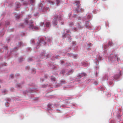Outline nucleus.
<instances>
[{"instance_id":"28","label":"nucleus","mask_w":123,"mask_h":123,"mask_svg":"<svg viewBox=\"0 0 123 123\" xmlns=\"http://www.w3.org/2000/svg\"><path fill=\"white\" fill-rule=\"evenodd\" d=\"M113 82L112 81H109V84L110 85H111L112 84Z\"/></svg>"},{"instance_id":"25","label":"nucleus","mask_w":123,"mask_h":123,"mask_svg":"<svg viewBox=\"0 0 123 123\" xmlns=\"http://www.w3.org/2000/svg\"><path fill=\"white\" fill-rule=\"evenodd\" d=\"M5 105L6 107H8L9 105V104L8 103L6 102L5 103Z\"/></svg>"},{"instance_id":"41","label":"nucleus","mask_w":123,"mask_h":123,"mask_svg":"<svg viewBox=\"0 0 123 123\" xmlns=\"http://www.w3.org/2000/svg\"><path fill=\"white\" fill-rule=\"evenodd\" d=\"M61 23L62 24H63V22H62Z\"/></svg>"},{"instance_id":"17","label":"nucleus","mask_w":123,"mask_h":123,"mask_svg":"<svg viewBox=\"0 0 123 123\" xmlns=\"http://www.w3.org/2000/svg\"><path fill=\"white\" fill-rule=\"evenodd\" d=\"M56 4L58 6L59 5L60 3V1L59 0H56Z\"/></svg>"},{"instance_id":"34","label":"nucleus","mask_w":123,"mask_h":123,"mask_svg":"<svg viewBox=\"0 0 123 123\" xmlns=\"http://www.w3.org/2000/svg\"><path fill=\"white\" fill-rule=\"evenodd\" d=\"M70 32V30H68L67 31V33H69Z\"/></svg>"},{"instance_id":"5","label":"nucleus","mask_w":123,"mask_h":123,"mask_svg":"<svg viewBox=\"0 0 123 123\" xmlns=\"http://www.w3.org/2000/svg\"><path fill=\"white\" fill-rule=\"evenodd\" d=\"M54 16L55 18L56 19L57 18L58 19L60 20L62 19V16L61 15L58 16L56 14H55Z\"/></svg>"},{"instance_id":"39","label":"nucleus","mask_w":123,"mask_h":123,"mask_svg":"<svg viewBox=\"0 0 123 123\" xmlns=\"http://www.w3.org/2000/svg\"><path fill=\"white\" fill-rule=\"evenodd\" d=\"M63 62H63V61H61V63H63Z\"/></svg>"},{"instance_id":"36","label":"nucleus","mask_w":123,"mask_h":123,"mask_svg":"<svg viewBox=\"0 0 123 123\" xmlns=\"http://www.w3.org/2000/svg\"><path fill=\"white\" fill-rule=\"evenodd\" d=\"M31 41L32 42V43H34L35 42L33 40H31Z\"/></svg>"},{"instance_id":"21","label":"nucleus","mask_w":123,"mask_h":123,"mask_svg":"<svg viewBox=\"0 0 123 123\" xmlns=\"http://www.w3.org/2000/svg\"><path fill=\"white\" fill-rule=\"evenodd\" d=\"M30 3L32 4L34 3L35 1V0H30Z\"/></svg>"},{"instance_id":"23","label":"nucleus","mask_w":123,"mask_h":123,"mask_svg":"<svg viewBox=\"0 0 123 123\" xmlns=\"http://www.w3.org/2000/svg\"><path fill=\"white\" fill-rule=\"evenodd\" d=\"M23 4L24 5H27L28 4V3L26 1H24L23 2Z\"/></svg>"},{"instance_id":"44","label":"nucleus","mask_w":123,"mask_h":123,"mask_svg":"<svg viewBox=\"0 0 123 123\" xmlns=\"http://www.w3.org/2000/svg\"><path fill=\"white\" fill-rule=\"evenodd\" d=\"M6 47V48H7V47Z\"/></svg>"},{"instance_id":"29","label":"nucleus","mask_w":123,"mask_h":123,"mask_svg":"<svg viewBox=\"0 0 123 123\" xmlns=\"http://www.w3.org/2000/svg\"><path fill=\"white\" fill-rule=\"evenodd\" d=\"M94 84L95 85H97L98 84V82L96 81H95L94 82Z\"/></svg>"},{"instance_id":"31","label":"nucleus","mask_w":123,"mask_h":123,"mask_svg":"<svg viewBox=\"0 0 123 123\" xmlns=\"http://www.w3.org/2000/svg\"><path fill=\"white\" fill-rule=\"evenodd\" d=\"M32 60V59L31 58L29 59V60L28 61H31Z\"/></svg>"},{"instance_id":"15","label":"nucleus","mask_w":123,"mask_h":123,"mask_svg":"<svg viewBox=\"0 0 123 123\" xmlns=\"http://www.w3.org/2000/svg\"><path fill=\"white\" fill-rule=\"evenodd\" d=\"M119 77V75H116V76H115L114 77V78L115 79H117Z\"/></svg>"},{"instance_id":"6","label":"nucleus","mask_w":123,"mask_h":123,"mask_svg":"<svg viewBox=\"0 0 123 123\" xmlns=\"http://www.w3.org/2000/svg\"><path fill=\"white\" fill-rule=\"evenodd\" d=\"M75 3L76 4V5L77 7V8H79V7H80V1H77L75 2Z\"/></svg>"},{"instance_id":"33","label":"nucleus","mask_w":123,"mask_h":123,"mask_svg":"<svg viewBox=\"0 0 123 123\" xmlns=\"http://www.w3.org/2000/svg\"><path fill=\"white\" fill-rule=\"evenodd\" d=\"M51 106V105L50 104H49L48 105V107L49 108H50V106Z\"/></svg>"},{"instance_id":"8","label":"nucleus","mask_w":123,"mask_h":123,"mask_svg":"<svg viewBox=\"0 0 123 123\" xmlns=\"http://www.w3.org/2000/svg\"><path fill=\"white\" fill-rule=\"evenodd\" d=\"M57 19L55 18L53 21V24L54 25H57Z\"/></svg>"},{"instance_id":"40","label":"nucleus","mask_w":123,"mask_h":123,"mask_svg":"<svg viewBox=\"0 0 123 123\" xmlns=\"http://www.w3.org/2000/svg\"><path fill=\"white\" fill-rule=\"evenodd\" d=\"M6 92V90H5L4 91V92Z\"/></svg>"},{"instance_id":"24","label":"nucleus","mask_w":123,"mask_h":123,"mask_svg":"<svg viewBox=\"0 0 123 123\" xmlns=\"http://www.w3.org/2000/svg\"><path fill=\"white\" fill-rule=\"evenodd\" d=\"M74 24L73 22H71L69 24V25L72 26L74 25Z\"/></svg>"},{"instance_id":"45","label":"nucleus","mask_w":123,"mask_h":123,"mask_svg":"<svg viewBox=\"0 0 123 123\" xmlns=\"http://www.w3.org/2000/svg\"><path fill=\"white\" fill-rule=\"evenodd\" d=\"M16 10V11H17V10Z\"/></svg>"},{"instance_id":"30","label":"nucleus","mask_w":123,"mask_h":123,"mask_svg":"<svg viewBox=\"0 0 123 123\" xmlns=\"http://www.w3.org/2000/svg\"><path fill=\"white\" fill-rule=\"evenodd\" d=\"M24 25V24H22L21 25V26L22 27H24V26H23V25Z\"/></svg>"},{"instance_id":"10","label":"nucleus","mask_w":123,"mask_h":123,"mask_svg":"<svg viewBox=\"0 0 123 123\" xmlns=\"http://www.w3.org/2000/svg\"><path fill=\"white\" fill-rule=\"evenodd\" d=\"M46 25V27L47 28L49 27L50 25V22H46L45 24Z\"/></svg>"},{"instance_id":"35","label":"nucleus","mask_w":123,"mask_h":123,"mask_svg":"<svg viewBox=\"0 0 123 123\" xmlns=\"http://www.w3.org/2000/svg\"><path fill=\"white\" fill-rule=\"evenodd\" d=\"M46 10H48L49 9V8L48 7H46Z\"/></svg>"},{"instance_id":"7","label":"nucleus","mask_w":123,"mask_h":123,"mask_svg":"<svg viewBox=\"0 0 123 123\" xmlns=\"http://www.w3.org/2000/svg\"><path fill=\"white\" fill-rule=\"evenodd\" d=\"M82 75H83L84 76H86V74L85 73H83L82 74H80L78 75V77L79 78H81L82 77Z\"/></svg>"},{"instance_id":"12","label":"nucleus","mask_w":123,"mask_h":123,"mask_svg":"<svg viewBox=\"0 0 123 123\" xmlns=\"http://www.w3.org/2000/svg\"><path fill=\"white\" fill-rule=\"evenodd\" d=\"M50 78L52 81H55V78L54 77L52 76Z\"/></svg>"},{"instance_id":"19","label":"nucleus","mask_w":123,"mask_h":123,"mask_svg":"<svg viewBox=\"0 0 123 123\" xmlns=\"http://www.w3.org/2000/svg\"><path fill=\"white\" fill-rule=\"evenodd\" d=\"M44 23L43 22H41L40 23V26H42L44 25Z\"/></svg>"},{"instance_id":"4","label":"nucleus","mask_w":123,"mask_h":123,"mask_svg":"<svg viewBox=\"0 0 123 123\" xmlns=\"http://www.w3.org/2000/svg\"><path fill=\"white\" fill-rule=\"evenodd\" d=\"M76 11L77 13H79L80 12L82 13L84 11V9L79 7V8H76Z\"/></svg>"},{"instance_id":"14","label":"nucleus","mask_w":123,"mask_h":123,"mask_svg":"<svg viewBox=\"0 0 123 123\" xmlns=\"http://www.w3.org/2000/svg\"><path fill=\"white\" fill-rule=\"evenodd\" d=\"M48 2L51 5H53L54 4V2L51 0H49L48 1Z\"/></svg>"},{"instance_id":"3","label":"nucleus","mask_w":123,"mask_h":123,"mask_svg":"<svg viewBox=\"0 0 123 123\" xmlns=\"http://www.w3.org/2000/svg\"><path fill=\"white\" fill-rule=\"evenodd\" d=\"M46 44L43 38L40 39V41H39L38 43H37V45H41L43 46L44 45Z\"/></svg>"},{"instance_id":"38","label":"nucleus","mask_w":123,"mask_h":123,"mask_svg":"<svg viewBox=\"0 0 123 123\" xmlns=\"http://www.w3.org/2000/svg\"><path fill=\"white\" fill-rule=\"evenodd\" d=\"M64 71H62V74L64 73Z\"/></svg>"},{"instance_id":"1","label":"nucleus","mask_w":123,"mask_h":123,"mask_svg":"<svg viewBox=\"0 0 123 123\" xmlns=\"http://www.w3.org/2000/svg\"><path fill=\"white\" fill-rule=\"evenodd\" d=\"M28 17L29 18H31V15H29L28 16ZM28 18H26L25 19V22L26 24H27L28 23L29 25H30V28L35 30H38L39 29V28L37 26H36L35 27L33 25V21L32 20H31L29 22H28Z\"/></svg>"},{"instance_id":"37","label":"nucleus","mask_w":123,"mask_h":123,"mask_svg":"<svg viewBox=\"0 0 123 123\" xmlns=\"http://www.w3.org/2000/svg\"><path fill=\"white\" fill-rule=\"evenodd\" d=\"M29 66H27L26 68V69H27V68H28V69L29 68Z\"/></svg>"},{"instance_id":"22","label":"nucleus","mask_w":123,"mask_h":123,"mask_svg":"<svg viewBox=\"0 0 123 123\" xmlns=\"http://www.w3.org/2000/svg\"><path fill=\"white\" fill-rule=\"evenodd\" d=\"M15 15V17H16V18H17L18 19L19 18L20 16L19 15Z\"/></svg>"},{"instance_id":"2","label":"nucleus","mask_w":123,"mask_h":123,"mask_svg":"<svg viewBox=\"0 0 123 123\" xmlns=\"http://www.w3.org/2000/svg\"><path fill=\"white\" fill-rule=\"evenodd\" d=\"M76 26L77 27H74L73 29V30L74 31H76L78 30L81 29L82 28V26L79 23H78L77 25Z\"/></svg>"},{"instance_id":"18","label":"nucleus","mask_w":123,"mask_h":123,"mask_svg":"<svg viewBox=\"0 0 123 123\" xmlns=\"http://www.w3.org/2000/svg\"><path fill=\"white\" fill-rule=\"evenodd\" d=\"M61 84H64L65 83V81L64 80H62L61 81Z\"/></svg>"},{"instance_id":"46","label":"nucleus","mask_w":123,"mask_h":123,"mask_svg":"<svg viewBox=\"0 0 123 123\" xmlns=\"http://www.w3.org/2000/svg\"><path fill=\"white\" fill-rule=\"evenodd\" d=\"M20 43V44L21 45V43Z\"/></svg>"},{"instance_id":"11","label":"nucleus","mask_w":123,"mask_h":123,"mask_svg":"<svg viewBox=\"0 0 123 123\" xmlns=\"http://www.w3.org/2000/svg\"><path fill=\"white\" fill-rule=\"evenodd\" d=\"M46 54L45 53L42 56V58H48V55L47 54H46Z\"/></svg>"},{"instance_id":"32","label":"nucleus","mask_w":123,"mask_h":123,"mask_svg":"<svg viewBox=\"0 0 123 123\" xmlns=\"http://www.w3.org/2000/svg\"><path fill=\"white\" fill-rule=\"evenodd\" d=\"M73 71L72 70H70L69 71V72L71 73H72Z\"/></svg>"},{"instance_id":"43","label":"nucleus","mask_w":123,"mask_h":123,"mask_svg":"<svg viewBox=\"0 0 123 123\" xmlns=\"http://www.w3.org/2000/svg\"><path fill=\"white\" fill-rule=\"evenodd\" d=\"M22 61V60H20L19 61H20V62H21Z\"/></svg>"},{"instance_id":"26","label":"nucleus","mask_w":123,"mask_h":123,"mask_svg":"<svg viewBox=\"0 0 123 123\" xmlns=\"http://www.w3.org/2000/svg\"><path fill=\"white\" fill-rule=\"evenodd\" d=\"M108 46L106 45H104V48L105 49H106L107 48Z\"/></svg>"},{"instance_id":"42","label":"nucleus","mask_w":123,"mask_h":123,"mask_svg":"<svg viewBox=\"0 0 123 123\" xmlns=\"http://www.w3.org/2000/svg\"><path fill=\"white\" fill-rule=\"evenodd\" d=\"M69 54H69V53H68V55H69Z\"/></svg>"},{"instance_id":"16","label":"nucleus","mask_w":123,"mask_h":123,"mask_svg":"<svg viewBox=\"0 0 123 123\" xmlns=\"http://www.w3.org/2000/svg\"><path fill=\"white\" fill-rule=\"evenodd\" d=\"M112 42H110L108 43V46H112Z\"/></svg>"},{"instance_id":"9","label":"nucleus","mask_w":123,"mask_h":123,"mask_svg":"<svg viewBox=\"0 0 123 123\" xmlns=\"http://www.w3.org/2000/svg\"><path fill=\"white\" fill-rule=\"evenodd\" d=\"M16 7L17 8H19L20 6V4L19 3V2H16Z\"/></svg>"},{"instance_id":"27","label":"nucleus","mask_w":123,"mask_h":123,"mask_svg":"<svg viewBox=\"0 0 123 123\" xmlns=\"http://www.w3.org/2000/svg\"><path fill=\"white\" fill-rule=\"evenodd\" d=\"M13 75L12 74H11L10 76V77L11 78H13Z\"/></svg>"},{"instance_id":"13","label":"nucleus","mask_w":123,"mask_h":123,"mask_svg":"<svg viewBox=\"0 0 123 123\" xmlns=\"http://www.w3.org/2000/svg\"><path fill=\"white\" fill-rule=\"evenodd\" d=\"M108 79V76L107 75H105L104 77V80H107Z\"/></svg>"},{"instance_id":"20","label":"nucleus","mask_w":123,"mask_h":123,"mask_svg":"<svg viewBox=\"0 0 123 123\" xmlns=\"http://www.w3.org/2000/svg\"><path fill=\"white\" fill-rule=\"evenodd\" d=\"M86 28H89L90 27V26H89V25L88 24H86Z\"/></svg>"}]
</instances>
